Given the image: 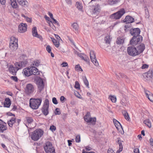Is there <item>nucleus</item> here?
I'll return each mask as SVG.
<instances>
[{
  "instance_id": "51",
  "label": "nucleus",
  "mask_w": 153,
  "mask_h": 153,
  "mask_svg": "<svg viewBox=\"0 0 153 153\" xmlns=\"http://www.w3.org/2000/svg\"><path fill=\"white\" fill-rule=\"evenodd\" d=\"M11 4L13 8H16L17 7V4L16 1L14 2H13L12 3H11Z\"/></svg>"
},
{
  "instance_id": "52",
  "label": "nucleus",
  "mask_w": 153,
  "mask_h": 153,
  "mask_svg": "<svg viewBox=\"0 0 153 153\" xmlns=\"http://www.w3.org/2000/svg\"><path fill=\"white\" fill-rule=\"evenodd\" d=\"M56 127L53 125L51 126L50 128V129L53 132L55 131L56 130Z\"/></svg>"
},
{
  "instance_id": "45",
  "label": "nucleus",
  "mask_w": 153,
  "mask_h": 153,
  "mask_svg": "<svg viewBox=\"0 0 153 153\" xmlns=\"http://www.w3.org/2000/svg\"><path fill=\"white\" fill-rule=\"evenodd\" d=\"M74 87L76 89H80V85L77 81H75Z\"/></svg>"
},
{
  "instance_id": "64",
  "label": "nucleus",
  "mask_w": 153,
  "mask_h": 153,
  "mask_svg": "<svg viewBox=\"0 0 153 153\" xmlns=\"http://www.w3.org/2000/svg\"><path fill=\"white\" fill-rule=\"evenodd\" d=\"M107 153H115L113 150L111 149H109L107 152Z\"/></svg>"
},
{
  "instance_id": "42",
  "label": "nucleus",
  "mask_w": 153,
  "mask_h": 153,
  "mask_svg": "<svg viewBox=\"0 0 153 153\" xmlns=\"http://www.w3.org/2000/svg\"><path fill=\"white\" fill-rule=\"evenodd\" d=\"M117 129L119 130L120 129H122V126L120 123L119 122L116 124H115Z\"/></svg>"
},
{
  "instance_id": "22",
  "label": "nucleus",
  "mask_w": 153,
  "mask_h": 153,
  "mask_svg": "<svg viewBox=\"0 0 153 153\" xmlns=\"http://www.w3.org/2000/svg\"><path fill=\"white\" fill-rule=\"evenodd\" d=\"M11 104V102L10 99L8 98H6L4 103V107L9 108Z\"/></svg>"
},
{
  "instance_id": "24",
  "label": "nucleus",
  "mask_w": 153,
  "mask_h": 153,
  "mask_svg": "<svg viewBox=\"0 0 153 153\" xmlns=\"http://www.w3.org/2000/svg\"><path fill=\"white\" fill-rule=\"evenodd\" d=\"M31 71L32 73H31V75L33 74L34 75H39L40 74V71H38V69L36 67H31Z\"/></svg>"
},
{
  "instance_id": "33",
  "label": "nucleus",
  "mask_w": 153,
  "mask_h": 153,
  "mask_svg": "<svg viewBox=\"0 0 153 153\" xmlns=\"http://www.w3.org/2000/svg\"><path fill=\"white\" fill-rule=\"evenodd\" d=\"M123 113L125 118L128 120H129L130 117L127 112L126 111H124L123 112Z\"/></svg>"
},
{
  "instance_id": "12",
  "label": "nucleus",
  "mask_w": 153,
  "mask_h": 153,
  "mask_svg": "<svg viewBox=\"0 0 153 153\" xmlns=\"http://www.w3.org/2000/svg\"><path fill=\"white\" fill-rule=\"evenodd\" d=\"M143 75L145 80H150L152 76V70L150 69L147 72L144 73Z\"/></svg>"
},
{
  "instance_id": "8",
  "label": "nucleus",
  "mask_w": 153,
  "mask_h": 153,
  "mask_svg": "<svg viewBox=\"0 0 153 153\" xmlns=\"http://www.w3.org/2000/svg\"><path fill=\"white\" fill-rule=\"evenodd\" d=\"M128 54L132 56H135L138 55L136 48L134 46L129 47L127 49Z\"/></svg>"
},
{
  "instance_id": "23",
  "label": "nucleus",
  "mask_w": 153,
  "mask_h": 153,
  "mask_svg": "<svg viewBox=\"0 0 153 153\" xmlns=\"http://www.w3.org/2000/svg\"><path fill=\"white\" fill-rule=\"evenodd\" d=\"M78 56L82 59L85 62H88L89 61V59L88 56L85 55L83 56L81 53H77Z\"/></svg>"
},
{
  "instance_id": "30",
  "label": "nucleus",
  "mask_w": 153,
  "mask_h": 153,
  "mask_svg": "<svg viewBox=\"0 0 153 153\" xmlns=\"http://www.w3.org/2000/svg\"><path fill=\"white\" fill-rule=\"evenodd\" d=\"M100 10V6L98 5L95 6L93 8V12L94 14H97Z\"/></svg>"
},
{
  "instance_id": "1",
  "label": "nucleus",
  "mask_w": 153,
  "mask_h": 153,
  "mask_svg": "<svg viewBox=\"0 0 153 153\" xmlns=\"http://www.w3.org/2000/svg\"><path fill=\"white\" fill-rule=\"evenodd\" d=\"M42 101V98H31L30 100V106L33 109L38 108Z\"/></svg>"
},
{
  "instance_id": "15",
  "label": "nucleus",
  "mask_w": 153,
  "mask_h": 153,
  "mask_svg": "<svg viewBox=\"0 0 153 153\" xmlns=\"http://www.w3.org/2000/svg\"><path fill=\"white\" fill-rule=\"evenodd\" d=\"M27 25L26 24L22 23L18 26V31L19 33H24L27 30Z\"/></svg>"
},
{
  "instance_id": "50",
  "label": "nucleus",
  "mask_w": 153,
  "mask_h": 153,
  "mask_svg": "<svg viewBox=\"0 0 153 153\" xmlns=\"http://www.w3.org/2000/svg\"><path fill=\"white\" fill-rule=\"evenodd\" d=\"M74 94L78 98H79V99H82V96L77 91L75 92Z\"/></svg>"
},
{
  "instance_id": "54",
  "label": "nucleus",
  "mask_w": 153,
  "mask_h": 153,
  "mask_svg": "<svg viewBox=\"0 0 153 153\" xmlns=\"http://www.w3.org/2000/svg\"><path fill=\"white\" fill-rule=\"evenodd\" d=\"M53 102L55 104H57L58 103V101L55 97H53L52 98Z\"/></svg>"
},
{
  "instance_id": "32",
  "label": "nucleus",
  "mask_w": 153,
  "mask_h": 153,
  "mask_svg": "<svg viewBox=\"0 0 153 153\" xmlns=\"http://www.w3.org/2000/svg\"><path fill=\"white\" fill-rule=\"evenodd\" d=\"M91 118L90 117V113L89 112H87L85 115L84 117L85 121L86 122L88 121Z\"/></svg>"
},
{
  "instance_id": "17",
  "label": "nucleus",
  "mask_w": 153,
  "mask_h": 153,
  "mask_svg": "<svg viewBox=\"0 0 153 153\" xmlns=\"http://www.w3.org/2000/svg\"><path fill=\"white\" fill-rule=\"evenodd\" d=\"M145 48V45L143 44L142 43L138 45L136 48L138 54H140L142 53Z\"/></svg>"
},
{
  "instance_id": "47",
  "label": "nucleus",
  "mask_w": 153,
  "mask_h": 153,
  "mask_svg": "<svg viewBox=\"0 0 153 153\" xmlns=\"http://www.w3.org/2000/svg\"><path fill=\"white\" fill-rule=\"evenodd\" d=\"M75 140L77 143H79L80 141V137L79 135H78L76 136Z\"/></svg>"
},
{
  "instance_id": "38",
  "label": "nucleus",
  "mask_w": 153,
  "mask_h": 153,
  "mask_svg": "<svg viewBox=\"0 0 153 153\" xmlns=\"http://www.w3.org/2000/svg\"><path fill=\"white\" fill-rule=\"evenodd\" d=\"M83 80L84 83L86 86L88 88H89V83L86 76H84L83 78Z\"/></svg>"
},
{
  "instance_id": "16",
  "label": "nucleus",
  "mask_w": 153,
  "mask_h": 153,
  "mask_svg": "<svg viewBox=\"0 0 153 153\" xmlns=\"http://www.w3.org/2000/svg\"><path fill=\"white\" fill-rule=\"evenodd\" d=\"M22 73L26 76H29L31 75V67L30 68H26L23 70Z\"/></svg>"
},
{
  "instance_id": "37",
  "label": "nucleus",
  "mask_w": 153,
  "mask_h": 153,
  "mask_svg": "<svg viewBox=\"0 0 153 153\" xmlns=\"http://www.w3.org/2000/svg\"><path fill=\"white\" fill-rule=\"evenodd\" d=\"M96 120V119L95 117L91 118L87 122L91 123L93 124H95Z\"/></svg>"
},
{
  "instance_id": "18",
  "label": "nucleus",
  "mask_w": 153,
  "mask_h": 153,
  "mask_svg": "<svg viewBox=\"0 0 153 153\" xmlns=\"http://www.w3.org/2000/svg\"><path fill=\"white\" fill-rule=\"evenodd\" d=\"M32 35L33 36L39 38L40 39H42V36L38 33L36 27H34L32 29Z\"/></svg>"
},
{
  "instance_id": "6",
  "label": "nucleus",
  "mask_w": 153,
  "mask_h": 153,
  "mask_svg": "<svg viewBox=\"0 0 153 153\" xmlns=\"http://www.w3.org/2000/svg\"><path fill=\"white\" fill-rule=\"evenodd\" d=\"M143 40V37L141 36H134L130 40V44L132 45H136L137 44L140 43Z\"/></svg>"
},
{
  "instance_id": "20",
  "label": "nucleus",
  "mask_w": 153,
  "mask_h": 153,
  "mask_svg": "<svg viewBox=\"0 0 153 153\" xmlns=\"http://www.w3.org/2000/svg\"><path fill=\"white\" fill-rule=\"evenodd\" d=\"M145 92L146 97L153 103V94L151 93L149 91L146 90H145Z\"/></svg>"
},
{
  "instance_id": "57",
  "label": "nucleus",
  "mask_w": 153,
  "mask_h": 153,
  "mask_svg": "<svg viewBox=\"0 0 153 153\" xmlns=\"http://www.w3.org/2000/svg\"><path fill=\"white\" fill-rule=\"evenodd\" d=\"M117 142L119 145V147H123L121 141V140L120 139L118 140Z\"/></svg>"
},
{
  "instance_id": "39",
  "label": "nucleus",
  "mask_w": 153,
  "mask_h": 153,
  "mask_svg": "<svg viewBox=\"0 0 153 153\" xmlns=\"http://www.w3.org/2000/svg\"><path fill=\"white\" fill-rule=\"evenodd\" d=\"M76 6L79 10L80 11L82 10V6L81 4L78 2H76Z\"/></svg>"
},
{
  "instance_id": "13",
  "label": "nucleus",
  "mask_w": 153,
  "mask_h": 153,
  "mask_svg": "<svg viewBox=\"0 0 153 153\" xmlns=\"http://www.w3.org/2000/svg\"><path fill=\"white\" fill-rule=\"evenodd\" d=\"M27 62L26 61H24L19 62H16L15 63V65L16 69L18 68L19 70L25 67L27 64Z\"/></svg>"
},
{
  "instance_id": "63",
  "label": "nucleus",
  "mask_w": 153,
  "mask_h": 153,
  "mask_svg": "<svg viewBox=\"0 0 153 153\" xmlns=\"http://www.w3.org/2000/svg\"><path fill=\"white\" fill-rule=\"evenodd\" d=\"M65 1L68 4L71 5L72 4L71 0H65Z\"/></svg>"
},
{
  "instance_id": "4",
  "label": "nucleus",
  "mask_w": 153,
  "mask_h": 153,
  "mask_svg": "<svg viewBox=\"0 0 153 153\" xmlns=\"http://www.w3.org/2000/svg\"><path fill=\"white\" fill-rule=\"evenodd\" d=\"M17 42L18 40L15 37H13L11 38L9 47L11 50H15L17 49L18 47Z\"/></svg>"
},
{
  "instance_id": "58",
  "label": "nucleus",
  "mask_w": 153,
  "mask_h": 153,
  "mask_svg": "<svg viewBox=\"0 0 153 153\" xmlns=\"http://www.w3.org/2000/svg\"><path fill=\"white\" fill-rule=\"evenodd\" d=\"M56 112L55 113L56 114H61L60 112L59 111V108H57L56 109Z\"/></svg>"
},
{
  "instance_id": "19",
  "label": "nucleus",
  "mask_w": 153,
  "mask_h": 153,
  "mask_svg": "<svg viewBox=\"0 0 153 153\" xmlns=\"http://www.w3.org/2000/svg\"><path fill=\"white\" fill-rule=\"evenodd\" d=\"M9 70L13 75H16L17 71L18 70V68L16 69V67H13V65H10L9 68Z\"/></svg>"
},
{
  "instance_id": "34",
  "label": "nucleus",
  "mask_w": 153,
  "mask_h": 153,
  "mask_svg": "<svg viewBox=\"0 0 153 153\" xmlns=\"http://www.w3.org/2000/svg\"><path fill=\"white\" fill-rule=\"evenodd\" d=\"M104 40L106 44H110V42L111 41V39L109 36L108 35L106 36Z\"/></svg>"
},
{
  "instance_id": "44",
  "label": "nucleus",
  "mask_w": 153,
  "mask_h": 153,
  "mask_svg": "<svg viewBox=\"0 0 153 153\" xmlns=\"http://www.w3.org/2000/svg\"><path fill=\"white\" fill-rule=\"evenodd\" d=\"M116 75L117 76V78L118 79V78H123L124 76V75L122 73H119V74H116Z\"/></svg>"
},
{
  "instance_id": "62",
  "label": "nucleus",
  "mask_w": 153,
  "mask_h": 153,
  "mask_svg": "<svg viewBox=\"0 0 153 153\" xmlns=\"http://www.w3.org/2000/svg\"><path fill=\"white\" fill-rule=\"evenodd\" d=\"M0 135H1V137L2 138H5V139H8V137L6 136L4 134H1Z\"/></svg>"
},
{
  "instance_id": "2",
  "label": "nucleus",
  "mask_w": 153,
  "mask_h": 153,
  "mask_svg": "<svg viewBox=\"0 0 153 153\" xmlns=\"http://www.w3.org/2000/svg\"><path fill=\"white\" fill-rule=\"evenodd\" d=\"M43 133L44 131L42 129H36L32 132L31 135V138L34 141H37L42 137Z\"/></svg>"
},
{
  "instance_id": "7",
  "label": "nucleus",
  "mask_w": 153,
  "mask_h": 153,
  "mask_svg": "<svg viewBox=\"0 0 153 153\" xmlns=\"http://www.w3.org/2000/svg\"><path fill=\"white\" fill-rule=\"evenodd\" d=\"M49 107V101L47 99L45 100L43 105L42 108V111L43 114L46 116L48 114Z\"/></svg>"
},
{
  "instance_id": "46",
  "label": "nucleus",
  "mask_w": 153,
  "mask_h": 153,
  "mask_svg": "<svg viewBox=\"0 0 153 153\" xmlns=\"http://www.w3.org/2000/svg\"><path fill=\"white\" fill-rule=\"evenodd\" d=\"M40 62H39V61L36 60L34 61L33 63V65L37 67L40 65Z\"/></svg>"
},
{
  "instance_id": "56",
  "label": "nucleus",
  "mask_w": 153,
  "mask_h": 153,
  "mask_svg": "<svg viewBox=\"0 0 153 153\" xmlns=\"http://www.w3.org/2000/svg\"><path fill=\"white\" fill-rule=\"evenodd\" d=\"M111 46L108 45L106 48H105V50L109 52L111 49Z\"/></svg>"
},
{
  "instance_id": "43",
  "label": "nucleus",
  "mask_w": 153,
  "mask_h": 153,
  "mask_svg": "<svg viewBox=\"0 0 153 153\" xmlns=\"http://www.w3.org/2000/svg\"><path fill=\"white\" fill-rule=\"evenodd\" d=\"M27 121L28 123H30L33 121V119L31 117H27L26 118Z\"/></svg>"
},
{
  "instance_id": "49",
  "label": "nucleus",
  "mask_w": 153,
  "mask_h": 153,
  "mask_svg": "<svg viewBox=\"0 0 153 153\" xmlns=\"http://www.w3.org/2000/svg\"><path fill=\"white\" fill-rule=\"evenodd\" d=\"M110 99L113 102H115L116 101V98L115 96H111L110 97Z\"/></svg>"
},
{
  "instance_id": "5",
  "label": "nucleus",
  "mask_w": 153,
  "mask_h": 153,
  "mask_svg": "<svg viewBox=\"0 0 153 153\" xmlns=\"http://www.w3.org/2000/svg\"><path fill=\"white\" fill-rule=\"evenodd\" d=\"M125 13L124 9H120L117 12L111 15V17L113 19H119Z\"/></svg>"
},
{
  "instance_id": "60",
  "label": "nucleus",
  "mask_w": 153,
  "mask_h": 153,
  "mask_svg": "<svg viewBox=\"0 0 153 153\" xmlns=\"http://www.w3.org/2000/svg\"><path fill=\"white\" fill-rule=\"evenodd\" d=\"M48 24L51 27L54 29L53 27H55V26L53 25V23L51 21L48 23Z\"/></svg>"
},
{
  "instance_id": "3",
  "label": "nucleus",
  "mask_w": 153,
  "mask_h": 153,
  "mask_svg": "<svg viewBox=\"0 0 153 153\" xmlns=\"http://www.w3.org/2000/svg\"><path fill=\"white\" fill-rule=\"evenodd\" d=\"M44 149L46 153H56L52 143L49 141L46 142V145L44 146Z\"/></svg>"
},
{
  "instance_id": "29",
  "label": "nucleus",
  "mask_w": 153,
  "mask_h": 153,
  "mask_svg": "<svg viewBox=\"0 0 153 153\" xmlns=\"http://www.w3.org/2000/svg\"><path fill=\"white\" fill-rule=\"evenodd\" d=\"M16 118L14 117H12L9 121H8L7 123L8 125L10 127H12L13 124L16 122Z\"/></svg>"
},
{
  "instance_id": "28",
  "label": "nucleus",
  "mask_w": 153,
  "mask_h": 153,
  "mask_svg": "<svg viewBox=\"0 0 153 153\" xmlns=\"http://www.w3.org/2000/svg\"><path fill=\"white\" fill-rule=\"evenodd\" d=\"M51 38L56 48H58L60 45L59 41H58L53 38L51 37Z\"/></svg>"
},
{
  "instance_id": "53",
  "label": "nucleus",
  "mask_w": 153,
  "mask_h": 153,
  "mask_svg": "<svg viewBox=\"0 0 153 153\" xmlns=\"http://www.w3.org/2000/svg\"><path fill=\"white\" fill-rule=\"evenodd\" d=\"M46 49L48 53H50L51 52V48L50 45H48L47 46Z\"/></svg>"
},
{
  "instance_id": "59",
  "label": "nucleus",
  "mask_w": 153,
  "mask_h": 153,
  "mask_svg": "<svg viewBox=\"0 0 153 153\" xmlns=\"http://www.w3.org/2000/svg\"><path fill=\"white\" fill-rule=\"evenodd\" d=\"M66 99L65 98V97L63 96H61L60 98V101L62 102V103L64 102V100Z\"/></svg>"
},
{
  "instance_id": "10",
  "label": "nucleus",
  "mask_w": 153,
  "mask_h": 153,
  "mask_svg": "<svg viewBox=\"0 0 153 153\" xmlns=\"http://www.w3.org/2000/svg\"><path fill=\"white\" fill-rule=\"evenodd\" d=\"M36 83L38 85V91L41 92L44 87V83L42 79L40 77L37 78L36 79Z\"/></svg>"
},
{
  "instance_id": "55",
  "label": "nucleus",
  "mask_w": 153,
  "mask_h": 153,
  "mask_svg": "<svg viewBox=\"0 0 153 153\" xmlns=\"http://www.w3.org/2000/svg\"><path fill=\"white\" fill-rule=\"evenodd\" d=\"M11 79L14 80L15 82H17L18 81V79L16 76H11L10 77Z\"/></svg>"
},
{
  "instance_id": "25",
  "label": "nucleus",
  "mask_w": 153,
  "mask_h": 153,
  "mask_svg": "<svg viewBox=\"0 0 153 153\" xmlns=\"http://www.w3.org/2000/svg\"><path fill=\"white\" fill-rule=\"evenodd\" d=\"M6 125V123L5 122H3V124L0 125V132L3 133L4 131L7 129V128Z\"/></svg>"
},
{
  "instance_id": "35",
  "label": "nucleus",
  "mask_w": 153,
  "mask_h": 153,
  "mask_svg": "<svg viewBox=\"0 0 153 153\" xmlns=\"http://www.w3.org/2000/svg\"><path fill=\"white\" fill-rule=\"evenodd\" d=\"M143 123L146 125L149 128L151 127V124L149 119H147L143 121Z\"/></svg>"
},
{
  "instance_id": "14",
  "label": "nucleus",
  "mask_w": 153,
  "mask_h": 153,
  "mask_svg": "<svg viewBox=\"0 0 153 153\" xmlns=\"http://www.w3.org/2000/svg\"><path fill=\"white\" fill-rule=\"evenodd\" d=\"M130 33L133 36H140V30L139 28H131L130 30Z\"/></svg>"
},
{
  "instance_id": "26",
  "label": "nucleus",
  "mask_w": 153,
  "mask_h": 153,
  "mask_svg": "<svg viewBox=\"0 0 153 153\" xmlns=\"http://www.w3.org/2000/svg\"><path fill=\"white\" fill-rule=\"evenodd\" d=\"M18 3L22 6H27L28 3L26 0H16Z\"/></svg>"
},
{
  "instance_id": "61",
  "label": "nucleus",
  "mask_w": 153,
  "mask_h": 153,
  "mask_svg": "<svg viewBox=\"0 0 153 153\" xmlns=\"http://www.w3.org/2000/svg\"><path fill=\"white\" fill-rule=\"evenodd\" d=\"M55 36V38L58 39V40L60 41V40L61 41H62V39L60 38V37L57 34H54Z\"/></svg>"
},
{
  "instance_id": "48",
  "label": "nucleus",
  "mask_w": 153,
  "mask_h": 153,
  "mask_svg": "<svg viewBox=\"0 0 153 153\" xmlns=\"http://www.w3.org/2000/svg\"><path fill=\"white\" fill-rule=\"evenodd\" d=\"M75 68L76 70L81 71H83L81 67L79 66V65H76L75 67Z\"/></svg>"
},
{
  "instance_id": "27",
  "label": "nucleus",
  "mask_w": 153,
  "mask_h": 153,
  "mask_svg": "<svg viewBox=\"0 0 153 153\" xmlns=\"http://www.w3.org/2000/svg\"><path fill=\"white\" fill-rule=\"evenodd\" d=\"M124 39L123 37H119L117 38L116 43L118 45L123 44L124 42Z\"/></svg>"
},
{
  "instance_id": "11",
  "label": "nucleus",
  "mask_w": 153,
  "mask_h": 153,
  "mask_svg": "<svg viewBox=\"0 0 153 153\" xmlns=\"http://www.w3.org/2000/svg\"><path fill=\"white\" fill-rule=\"evenodd\" d=\"M90 58L91 61L96 66L99 65V63L96 59L95 53L93 51H91L90 53Z\"/></svg>"
},
{
  "instance_id": "21",
  "label": "nucleus",
  "mask_w": 153,
  "mask_h": 153,
  "mask_svg": "<svg viewBox=\"0 0 153 153\" xmlns=\"http://www.w3.org/2000/svg\"><path fill=\"white\" fill-rule=\"evenodd\" d=\"M134 18L129 16H126L123 20V22L126 23H132L134 22Z\"/></svg>"
},
{
  "instance_id": "36",
  "label": "nucleus",
  "mask_w": 153,
  "mask_h": 153,
  "mask_svg": "<svg viewBox=\"0 0 153 153\" xmlns=\"http://www.w3.org/2000/svg\"><path fill=\"white\" fill-rule=\"evenodd\" d=\"M71 26L76 31H77L78 29V25L76 23H74L71 25Z\"/></svg>"
},
{
  "instance_id": "41",
  "label": "nucleus",
  "mask_w": 153,
  "mask_h": 153,
  "mask_svg": "<svg viewBox=\"0 0 153 153\" xmlns=\"http://www.w3.org/2000/svg\"><path fill=\"white\" fill-rule=\"evenodd\" d=\"M145 17L146 18H148L149 17V15L148 9L146 7H145Z\"/></svg>"
},
{
  "instance_id": "9",
  "label": "nucleus",
  "mask_w": 153,
  "mask_h": 153,
  "mask_svg": "<svg viewBox=\"0 0 153 153\" xmlns=\"http://www.w3.org/2000/svg\"><path fill=\"white\" fill-rule=\"evenodd\" d=\"M34 88L33 85L30 84H27L25 89V92L28 95L32 94L34 92Z\"/></svg>"
},
{
  "instance_id": "40",
  "label": "nucleus",
  "mask_w": 153,
  "mask_h": 153,
  "mask_svg": "<svg viewBox=\"0 0 153 153\" xmlns=\"http://www.w3.org/2000/svg\"><path fill=\"white\" fill-rule=\"evenodd\" d=\"M131 23H126V25L125 26V30L126 31H127L128 29V28H130L131 27Z\"/></svg>"
},
{
  "instance_id": "31",
  "label": "nucleus",
  "mask_w": 153,
  "mask_h": 153,
  "mask_svg": "<svg viewBox=\"0 0 153 153\" xmlns=\"http://www.w3.org/2000/svg\"><path fill=\"white\" fill-rule=\"evenodd\" d=\"M120 1V0H108V4L112 5L118 3Z\"/></svg>"
}]
</instances>
